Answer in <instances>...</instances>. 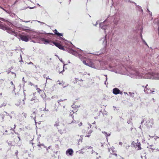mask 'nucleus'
<instances>
[{
	"label": "nucleus",
	"instance_id": "obj_14",
	"mask_svg": "<svg viewBox=\"0 0 159 159\" xmlns=\"http://www.w3.org/2000/svg\"><path fill=\"white\" fill-rule=\"evenodd\" d=\"M8 32L9 33H10L12 34L14 32L13 31L10 30V31H9Z\"/></svg>",
	"mask_w": 159,
	"mask_h": 159
},
{
	"label": "nucleus",
	"instance_id": "obj_4",
	"mask_svg": "<svg viewBox=\"0 0 159 159\" xmlns=\"http://www.w3.org/2000/svg\"><path fill=\"white\" fill-rule=\"evenodd\" d=\"M74 152L71 148L68 149L66 151V154L67 156H71L73 155Z\"/></svg>",
	"mask_w": 159,
	"mask_h": 159
},
{
	"label": "nucleus",
	"instance_id": "obj_18",
	"mask_svg": "<svg viewBox=\"0 0 159 159\" xmlns=\"http://www.w3.org/2000/svg\"><path fill=\"white\" fill-rule=\"evenodd\" d=\"M111 149H109V152H110L111 153Z\"/></svg>",
	"mask_w": 159,
	"mask_h": 159
},
{
	"label": "nucleus",
	"instance_id": "obj_7",
	"mask_svg": "<svg viewBox=\"0 0 159 159\" xmlns=\"http://www.w3.org/2000/svg\"><path fill=\"white\" fill-rule=\"evenodd\" d=\"M120 90L117 88H115L113 90V93L115 94H117L120 93Z\"/></svg>",
	"mask_w": 159,
	"mask_h": 159
},
{
	"label": "nucleus",
	"instance_id": "obj_13",
	"mask_svg": "<svg viewBox=\"0 0 159 159\" xmlns=\"http://www.w3.org/2000/svg\"><path fill=\"white\" fill-rule=\"evenodd\" d=\"M136 144H137V143H135L134 142H133L132 143V144L135 146H136Z\"/></svg>",
	"mask_w": 159,
	"mask_h": 159
},
{
	"label": "nucleus",
	"instance_id": "obj_21",
	"mask_svg": "<svg viewBox=\"0 0 159 159\" xmlns=\"http://www.w3.org/2000/svg\"><path fill=\"white\" fill-rule=\"evenodd\" d=\"M11 84H13V83H12V82H11Z\"/></svg>",
	"mask_w": 159,
	"mask_h": 159
},
{
	"label": "nucleus",
	"instance_id": "obj_27",
	"mask_svg": "<svg viewBox=\"0 0 159 159\" xmlns=\"http://www.w3.org/2000/svg\"><path fill=\"white\" fill-rule=\"evenodd\" d=\"M133 94H132V95H132V96H133Z\"/></svg>",
	"mask_w": 159,
	"mask_h": 159
},
{
	"label": "nucleus",
	"instance_id": "obj_11",
	"mask_svg": "<svg viewBox=\"0 0 159 159\" xmlns=\"http://www.w3.org/2000/svg\"><path fill=\"white\" fill-rule=\"evenodd\" d=\"M36 112L34 111L31 115V117L34 118H35Z\"/></svg>",
	"mask_w": 159,
	"mask_h": 159
},
{
	"label": "nucleus",
	"instance_id": "obj_17",
	"mask_svg": "<svg viewBox=\"0 0 159 159\" xmlns=\"http://www.w3.org/2000/svg\"><path fill=\"white\" fill-rule=\"evenodd\" d=\"M129 93L130 94H131V95H132V94H134V93H131L129 92Z\"/></svg>",
	"mask_w": 159,
	"mask_h": 159
},
{
	"label": "nucleus",
	"instance_id": "obj_12",
	"mask_svg": "<svg viewBox=\"0 0 159 159\" xmlns=\"http://www.w3.org/2000/svg\"><path fill=\"white\" fill-rule=\"evenodd\" d=\"M102 133H104V134H105L106 136H109L110 135V134H109V135H108L107 133L105 132H102Z\"/></svg>",
	"mask_w": 159,
	"mask_h": 159
},
{
	"label": "nucleus",
	"instance_id": "obj_5",
	"mask_svg": "<svg viewBox=\"0 0 159 159\" xmlns=\"http://www.w3.org/2000/svg\"><path fill=\"white\" fill-rule=\"evenodd\" d=\"M53 43L56 46L59 48L60 49L63 50H65V49L63 47L60 43H57L55 42H53Z\"/></svg>",
	"mask_w": 159,
	"mask_h": 159
},
{
	"label": "nucleus",
	"instance_id": "obj_2",
	"mask_svg": "<svg viewBox=\"0 0 159 159\" xmlns=\"http://www.w3.org/2000/svg\"><path fill=\"white\" fill-rule=\"evenodd\" d=\"M79 57L80 58V59L82 61H83V63L85 64V65L93 68H95V66L93 64L92 62L90 61L89 63H87L85 61L83 60V58L81 56H79Z\"/></svg>",
	"mask_w": 159,
	"mask_h": 159
},
{
	"label": "nucleus",
	"instance_id": "obj_10",
	"mask_svg": "<svg viewBox=\"0 0 159 159\" xmlns=\"http://www.w3.org/2000/svg\"><path fill=\"white\" fill-rule=\"evenodd\" d=\"M43 43L45 44H47L48 43L50 42L49 41L44 39H43Z\"/></svg>",
	"mask_w": 159,
	"mask_h": 159
},
{
	"label": "nucleus",
	"instance_id": "obj_25",
	"mask_svg": "<svg viewBox=\"0 0 159 159\" xmlns=\"http://www.w3.org/2000/svg\"><path fill=\"white\" fill-rule=\"evenodd\" d=\"M153 92H154V91H151V92H152V93H153Z\"/></svg>",
	"mask_w": 159,
	"mask_h": 159
},
{
	"label": "nucleus",
	"instance_id": "obj_15",
	"mask_svg": "<svg viewBox=\"0 0 159 159\" xmlns=\"http://www.w3.org/2000/svg\"><path fill=\"white\" fill-rule=\"evenodd\" d=\"M119 144L120 145H122V143L121 142H120L119 143Z\"/></svg>",
	"mask_w": 159,
	"mask_h": 159
},
{
	"label": "nucleus",
	"instance_id": "obj_8",
	"mask_svg": "<svg viewBox=\"0 0 159 159\" xmlns=\"http://www.w3.org/2000/svg\"><path fill=\"white\" fill-rule=\"evenodd\" d=\"M54 32L55 34H56V35H57L58 36H62V34L58 32H57V30H56V29L54 30Z\"/></svg>",
	"mask_w": 159,
	"mask_h": 159
},
{
	"label": "nucleus",
	"instance_id": "obj_3",
	"mask_svg": "<svg viewBox=\"0 0 159 159\" xmlns=\"http://www.w3.org/2000/svg\"><path fill=\"white\" fill-rule=\"evenodd\" d=\"M20 38L22 40L25 42H27L29 39H31L29 35H27V36L21 35L20 36Z\"/></svg>",
	"mask_w": 159,
	"mask_h": 159
},
{
	"label": "nucleus",
	"instance_id": "obj_6",
	"mask_svg": "<svg viewBox=\"0 0 159 159\" xmlns=\"http://www.w3.org/2000/svg\"><path fill=\"white\" fill-rule=\"evenodd\" d=\"M152 79L155 80L159 79V74L152 72Z\"/></svg>",
	"mask_w": 159,
	"mask_h": 159
},
{
	"label": "nucleus",
	"instance_id": "obj_23",
	"mask_svg": "<svg viewBox=\"0 0 159 159\" xmlns=\"http://www.w3.org/2000/svg\"><path fill=\"white\" fill-rule=\"evenodd\" d=\"M1 20H3V19H1Z\"/></svg>",
	"mask_w": 159,
	"mask_h": 159
},
{
	"label": "nucleus",
	"instance_id": "obj_28",
	"mask_svg": "<svg viewBox=\"0 0 159 159\" xmlns=\"http://www.w3.org/2000/svg\"><path fill=\"white\" fill-rule=\"evenodd\" d=\"M87 137H89V135L87 136Z\"/></svg>",
	"mask_w": 159,
	"mask_h": 159
},
{
	"label": "nucleus",
	"instance_id": "obj_16",
	"mask_svg": "<svg viewBox=\"0 0 159 159\" xmlns=\"http://www.w3.org/2000/svg\"><path fill=\"white\" fill-rule=\"evenodd\" d=\"M82 125V123H80V124H79V125L80 126H81Z\"/></svg>",
	"mask_w": 159,
	"mask_h": 159
},
{
	"label": "nucleus",
	"instance_id": "obj_9",
	"mask_svg": "<svg viewBox=\"0 0 159 159\" xmlns=\"http://www.w3.org/2000/svg\"><path fill=\"white\" fill-rule=\"evenodd\" d=\"M136 146H137L138 148V150H141V144L140 143H138V142H137Z\"/></svg>",
	"mask_w": 159,
	"mask_h": 159
},
{
	"label": "nucleus",
	"instance_id": "obj_1",
	"mask_svg": "<svg viewBox=\"0 0 159 159\" xmlns=\"http://www.w3.org/2000/svg\"><path fill=\"white\" fill-rule=\"evenodd\" d=\"M135 75L137 76V78H144L147 79H152V72H148L143 75L138 72H136Z\"/></svg>",
	"mask_w": 159,
	"mask_h": 159
},
{
	"label": "nucleus",
	"instance_id": "obj_19",
	"mask_svg": "<svg viewBox=\"0 0 159 159\" xmlns=\"http://www.w3.org/2000/svg\"><path fill=\"white\" fill-rule=\"evenodd\" d=\"M59 60H60V61H61V62H62V59H59Z\"/></svg>",
	"mask_w": 159,
	"mask_h": 159
},
{
	"label": "nucleus",
	"instance_id": "obj_26",
	"mask_svg": "<svg viewBox=\"0 0 159 159\" xmlns=\"http://www.w3.org/2000/svg\"><path fill=\"white\" fill-rule=\"evenodd\" d=\"M133 94H132V95H132V96H133Z\"/></svg>",
	"mask_w": 159,
	"mask_h": 159
},
{
	"label": "nucleus",
	"instance_id": "obj_22",
	"mask_svg": "<svg viewBox=\"0 0 159 159\" xmlns=\"http://www.w3.org/2000/svg\"><path fill=\"white\" fill-rule=\"evenodd\" d=\"M114 155L116 156H117V154H114Z\"/></svg>",
	"mask_w": 159,
	"mask_h": 159
},
{
	"label": "nucleus",
	"instance_id": "obj_20",
	"mask_svg": "<svg viewBox=\"0 0 159 159\" xmlns=\"http://www.w3.org/2000/svg\"><path fill=\"white\" fill-rule=\"evenodd\" d=\"M101 28H102V29H104V28H103V27H101Z\"/></svg>",
	"mask_w": 159,
	"mask_h": 159
},
{
	"label": "nucleus",
	"instance_id": "obj_29",
	"mask_svg": "<svg viewBox=\"0 0 159 159\" xmlns=\"http://www.w3.org/2000/svg\"><path fill=\"white\" fill-rule=\"evenodd\" d=\"M59 84H61V83H59Z\"/></svg>",
	"mask_w": 159,
	"mask_h": 159
},
{
	"label": "nucleus",
	"instance_id": "obj_24",
	"mask_svg": "<svg viewBox=\"0 0 159 159\" xmlns=\"http://www.w3.org/2000/svg\"><path fill=\"white\" fill-rule=\"evenodd\" d=\"M32 64V62L30 63V64Z\"/></svg>",
	"mask_w": 159,
	"mask_h": 159
}]
</instances>
